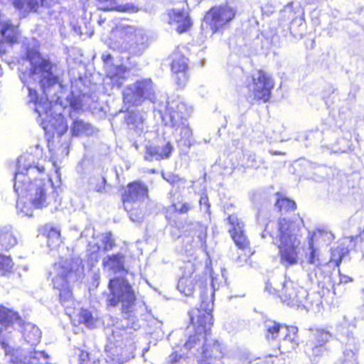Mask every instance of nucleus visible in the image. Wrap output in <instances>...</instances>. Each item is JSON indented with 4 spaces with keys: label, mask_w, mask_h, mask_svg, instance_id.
Segmentation results:
<instances>
[{
    "label": "nucleus",
    "mask_w": 364,
    "mask_h": 364,
    "mask_svg": "<svg viewBox=\"0 0 364 364\" xmlns=\"http://www.w3.org/2000/svg\"><path fill=\"white\" fill-rule=\"evenodd\" d=\"M130 93L126 96L132 106H137L153 94V85L150 79L137 80L129 88Z\"/></svg>",
    "instance_id": "nucleus-15"
},
{
    "label": "nucleus",
    "mask_w": 364,
    "mask_h": 364,
    "mask_svg": "<svg viewBox=\"0 0 364 364\" xmlns=\"http://www.w3.org/2000/svg\"><path fill=\"white\" fill-rule=\"evenodd\" d=\"M18 244V233L15 228L6 225L0 228V251H8Z\"/></svg>",
    "instance_id": "nucleus-20"
},
{
    "label": "nucleus",
    "mask_w": 364,
    "mask_h": 364,
    "mask_svg": "<svg viewBox=\"0 0 364 364\" xmlns=\"http://www.w3.org/2000/svg\"><path fill=\"white\" fill-rule=\"evenodd\" d=\"M274 206L281 215L274 223H267L264 231L272 238L278 240L277 248L280 263L285 267L296 264L299 261L301 241L298 238L304 225L299 213L291 216L284 214L294 212L297 205L294 200L288 198L282 192H276Z\"/></svg>",
    "instance_id": "nucleus-1"
},
{
    "label": "nucleus",
    "mask_w": 364,
    "mask_h": 364,
    "mask_svg": "<svg viewBox=\"0 0 364 364\" xmlns=\"http://www.w3.org/2000/svg\"><path fill=\"white\" fill-rule=\"evenodd\" d=\"M200 308H203V309H210V310L212 311V307H211V306H209V304H207V306H205V307H203V304H200V307H199L198 309H200Z\"/></svg>",
    "instance_id": "nucleus-52"
},
{
    "label": "nucleus",
    "mask_w": 364,
    "mask_h": 364,
    "mask_svg": "<svg viewBox=\"0 0 364 364\" xmlns=\"http://www.w3.org/2000/svg\"><path fill=\"white\" fill-rule=\"evenodd\" d=\"M113 70H109L107 73V77L111 80L112 87L117 86L119 87L122 85V80L125 79V73L129 69L122 65H113Z\"/></svg>",
    "instance_id": "nucleus-28"
},
{
    "label": "nucleus",
    "mask_w": 364,
    "mask_h": 364,
    "mask_svg": "<svg viewBox=\"0 0 364 364\" xmlns=\"http://www.w3.org/2000/svg\"><path fill=\"white\" fill-rule=\"evenodd\" d=\"M348 254L347 248L335 249L332 252L331 261L334 262L336 266L339 267L342 262L343 258Z\"/></svg>",
    "instance_id": "nucleus-39"
},
{
    "label": "nucleus",
    "mask_w": 364,
    "mask_h": 364,
    "mask_svg": "<svg viewBox=\"0 0 364 364\" xmlns=\"http://www.w3.org/2000/svg\"><path fill=\"white\" fill-rule=\"evenodd\" d=\"M41 125L46 134L53 136L63 135L68 131L66 119L62 114H57L52 116L49 119H42Z\"/></svg>",
    "instance_id": "nucleus-16"
},
{
    "label": "nucleus",
    "mask_w": 364,
    "mask_h": 364,
    "mask_svg": "<svg viewBox=\"0 0 364 364\" xmlns=\"http://www.w3.org/2000/svg\"><path fill=\"white\" fill-rule=\"evenodd\" d=\"M14 262L9 255L0 253V275L6 276L13 270Z\"/></svg>",
    "instance_id": "nucleus-36"
},
{
    "label": "nucleus",
    "mask_w": 364,
    "mask_h": 364,
    "mask_svg": "<svg viewBox=\"0 0 364 364\" xmlns=\"http://www.w3.org/2000/svg\"><path fill=\"white\" fill-rule=\"evenodd\" d=\"M106 179L104 177H100L96 180L94 189L97 192H103L106 188Z\"/></svg>",
    "instance_id": "nucleus-42"
},
{
    "label": "nucleus",
    "mask_w": 364,
    "mask_h": 364,
    "mask_svg": "<svg viewBox=\"0 0 364 364\" xmlns=\"http://www.w3.org/2000/svg\"><path fill=\"white\" fill-rule=\"evenodd\" d=\"M0 33L8 43L14 44L18 42L20 33L18 26L12 24L9 21L1 24Z\"/></svg>",
    "instance_id": "nucleus-26"
},
{
    "label": "nucleus",
    "mask_w": 364,
    "mask_h": 364,
    "mask_svg": "<svg viewBox=\"0 0 364 364\" xmlns=\"http://www.w3.org/2000/svg\"><path fill=\"white\" fill-rule=\"evenodd\" d=\"M279 296L282 303L287 306H299L306 299V291L298 284L287 279L283 282Z\"/></svg>",
    "instance_id": "nucleus-13"
},
{
    "label": "nucleus",
    "mask_w": 364,
    "mask_h": 364,
    "mask_svg": "<svg viewBox=\"0 0 364 364\" xmlns=\"http://www.w3.org/2000/svg\"><path fill=\"white\" fill-rule=\"evenodd\" d=\"M5 53V49L4 48L2 42L0 41V55H3Z\"/></svg>",
    "instance_id": "nucleus-49"
},
{
    "label": "nucleus",
    "mask_w": 364,
    "mask_h": 364,
    "mask_svg": "<svg viewBox=\"0 0 364 364\" xmlns=\"http://www.w3.org/2000/svg\"><path fill=\"white\" fill-rule=\"evenodd\" d=\"M47 173L43 166H29L18 171L14 178V188L18 198H28L35 208L48 205L44 183Z\"/></svg>",
    "instance_id": "nucleus-2"
},
{
    "label": "nucleus",
    "mask_w": 364,
    "mask_h": 364,
    "mask_svg": "<svg viewBox=\"0 0 364 364\" xmlns=\"http://www.w3.org/2000/svg\"><path fill=\"white\" fill-rule=\"evenodd\" d=\"M176 129H179V133L182 139H189L192 135V130L189 125L183 122L178 127H175Z\"/></svg>",
    "instance_id": "nucleus-40"
},
{
    "label": "nucleus",
    "mask_w": 364,
    "mask_h": 364,
    "mask_svg": "<svg viewBox=\"0 0 364 364\" xmlns=\"http://www.w3.org/2000/svg\"><path fill=\"white\" fill-rule=\"evenodd\" d=\"M46 0H12V5L19 11L37 12Z\"/></svg>",
    "instance_id": "nucleus-27"
},
{
    "label": "nucleus",
    "mask_w": 364,
    "mask_h": 364,
    "mask_svg": "<svg viewBox=\"0 0 364 364\" xmlns=\"http://www.w3.org/2000/svg\"><path fill=\"white\" fill-rule=\"evenodd\" d=\"M222 347L218 341L205 343L203 346L200 364H211V363L222 357Z\"/></svg>",
    "instance_id": "nucleus-23"
},
{
    "label": "nucleus",
    "mask_w": 364,
    "mask_h": 364,
    "mask_svg": "<svg viewBox=\"0 0 364 364\" xmlns=\"http://www.w3.org/2000/svg\"><path fill=\"white\" fill-rule=\"evenodd\" d=\"M237 9L228 3L211 6L205 14L203 21L212 34L220 32L235 18Z\"/></svg>",
    "instance_id": "nucleus-6"
},
{
    "label": "nucleus",
    "mask_w": 364,
    "mask_h": 364,
    "mask_svg": "<svg viewBox=\"0 0 364 364\" xmlns=\"http://www.w3.org/2000/svg\"><path fill=\"white\" fill-rule=\"evenodd\" d=\"M122 205L133 221L141 218V203L149 198V188L140 180L129 182L120 188Z\"/></svg>",
    "instance_id": "nucleus-4"
},
{
    "label": "nucleus",
    "mask_w": 364,
    "mask_h": 364,
    "mask_svg": "<svg viewBox=\"0 0 364 364\" xmlns=\"http://www.w3.org/2000/svg\"><path fill=\"white\" fill-rule=\"evenodd\" d=\"M175 106L168 108V116L171 126L178 127L183 122H186L191 115V108L183 102H177Z\"/></svg>",
    "instance_id": "nucleus-17"
},
{
    "label": "nucleus",
    "mask_w": 364,
    "mask_h": 364,
    "mask_svg": "<svg viewBox=\"0 0 364 364\" xmlns=\"http://www.w3.org/2000/svg\"><path fill=\"white\" fill-rule=\"evenodd\" d=\"M169 207L173 210V213L177 215H184L193 210L194 208V205L191 201L180 200L177 203H171Z\"/></svg>",
    "instance_id": "nucleus-33"
},
{
    "label": "nucleus",
    "mask_w": 364,
    "mask_h": 364,
    "mask_svg": "<svg viewBox=\"0 0 364 364\" xmlns=\"http://www.w3.org/2000/svg\"><path fill=\"white\" fill-rule=\"evenodd\" d=\"M183 273L178 279L177 288L181 294L186 296H191L194 292L196 284L200 283L203 285L205 283L207 274H198L196 272V265L191 262H188L183 266Z\"/></svg>",
    "instance_id": "nucleus-10"
},
{
    "label": "nucleus",
    "mask_w": 364,
    "mask_h": 364,
    "mask_svg": "<svg viewBox=\"0 0 364 364\" xmlns=\"http://www.w3.org/2000/svg\"><path fill=\"white\" fill-rule=\"evenodd\" d=\"M282 332H284L282 337L284 341L292 343L297 342V327L282 323L272 319H267L264 321V334L267 341H278Z\"/></svg>",
    "instance_id": "nucleus-9"
},
{
    "label": "nucleus",
    "mask_w": 364,
    "mask_h": 364,
    "mask_svg": "<svg viewBox=\"0 0 364 364\" xmlns=\"http://www.w3.org/2000/svg\"><path fill=\"white\" fill-rule=\"evenodd\" d=\"M95 247L96 249H95V251L92 252L91 255H93V254L97 255L100 252V250H101V247L98 245H97V244L95 245Z\"/></svg>",
    "instance_id": "nucleus-48"
},
{
    "label": "nucleus",
    "mask_w": 364,
    "mask_h": 364,
    "mask_svg": "<svg viewBox=\"0 0 364 364\" xmlns=\"http://www.w3.org/2000/svg\"><path fill=\"white\" fill-rule=\"evenodd\" d=\"M54 268L56 270V274L52 279L53 287L59 291L60 302L65 304L73 298V290L68 282V279L75 272L73 262L65 259L63 262L55 263Z\"/></svg>",
    "instance_id": "nucleus-7"
},
{
    "label": "nucleus",
    "mask_w": 364,
    "mask_h": 364,
    "mask_svg": "<svg viewBox=\"0 0 364 364\" xmlns=\"http://www.w3.org/2000/svg\"><path fill=\"white\" fill-rule=\"evenodd\" d=\"M1 346L4 349L5 355L9 358L12 364H23L26 357L23 356L19 348L10 346L7 342L1 341Z\"/></svg>",
    "instance_id": "nucleus-29"
},
{
    "label": "nucleus",
    "mask_w": 364,
    "mask_h": 364,
    "mask_svg": "<svg viewBox=\"0 0 364 364\" xmlns=\"http://www.w3.org/2000/svg\"><path fill=\"white\" fill-rule=\"evenodd\" d=\"M104 268H108L114 274L127 272L124 267V256L121 253H115L107 256L102 260Z\"/></svg>",
    "instance_id": "nucleus-25"
},
{
    "label": "nucleus",
    "mask_w": 364,
    "mask_h": 364,
    "mask_svg": "<svg viewBox=\"0 0 364 364\" xmlns=\"http://www.w3.org/2000/svg\"><path fill=\"white\" fill-rule=\"evenodd\" d=\"M352 279L350 278H345V282H347L348 281H351Z\"/></svg>",
    "instance_id": "nucleus-53"
},
{
    "label": "nucleus",
    "mask_w": 364,
    "mask_h": 364,
    "mask_svg": "<svg viewBox=\"0 0 364 364\" xmlns=\"http://www.w3.org/2000/svg\"><path fill=\"white\" fill-rule=\"evenodd\" d=\"M101 242L102 245V250L104 252L112 250L116 246L115 240L111 232H107L103 234Z\"/></svg>",
    "instance_id": "nucleus-37"
},
{
    "label": "nucleus",
    "mask_w": 364,
    "mask_h": 364,
    "mask_svg": "<svg viewBox=\"0 0 364 364\" xmlns=\"http://www.w3.org/2000/svg\"><path fill=\"white\" fill-rule=\"evenodd\" d=\"M309 249L310 251L309 253L306 254L305 256L306 262L311 264H315L319 260V250L314 246L313 240H311V242H309Z\"/></svg>",
    "instance_id": "nucleus-38"
},
{
    "label": "nucleus",
    "mask_w": 364,
    "mask_h": 364,
    "mask_svg": "<svg viewBox=\"0 0 364 364\" xmlns=\"http://www.w3.org/2000/svg\"><path fill=\"white\" fill-rule=\"evenodd\" d=\"M182 358V355H181L176 351H174L170 354L168 363L170 364H176L178 363Z\"/></svg>",
    "instance_id": "nucleus-44"
},
{
    "label": "nucleus",
    "mask_w": 364,
    "mask_h": 364,
    "mask_svg": "<svg viewBox=\"0 0 364 364\" xmlns=\"http://www.w3.org/2000/svg\"><path fill=\"white\" fill-rule=\"evenodd\" d=\"M174 150L172 144L167 141L161 146H148L145 147L144 158L146 161H161L171 157Z\"/></svg>",
    "instance_id": "nucleus-19"
},
{
    "label": "nucleus",
    "mask_w": 364,
    "mask_h": 364,
    "mask_svg": "<svg viewBox=\"0 0 364 364\" xmlns=\"http://www.w3.org/2000/svg\"><path fill=\"white\" fill-rule=\"evenodd\" d=\"M79 364H90V354L89 352L81 350L78 355Z\"/></svg>",
    "instance_id": "nucleus-43"
},
{
    "label": "nucleus",
    "mask_w": 364,
    "mask_h": 364,
    "mask_svg": "<svg viewBox=\"0 0 364 364\" xmlns=\"http://www.w3.org/2000/svg\"><path fill=\"white\" fill-rule=\"evenodd\" d=\"M227 220L230 225V228L228 230L230 235L235 232L245 230V224L237 215L232 214L228 215Z\"/></svg>",
    "instance_id": "nucleus-34"
},
{
    "label": "nucleus",
    "mask_w": 364,
    "mask_h": 364,
    "mask_svg": "<svg viewBox=\"0 0 364 364\" xmlns=\"http://www.w3.org/2000/svg\"><path fill=\"white\" fill-rule=\"evenodd\" d=\"M41 230L42 235L48 239L49 246H51L55 241H60V230L58 228L46 224L42 226Z\"/></svg>",
    "instance_id": "nucleus-31"
},
{
    "label": "nucleus",
    "mask_w": 364,
    "mask_h": 364,
    "mask_svg": "<svg viewBox=\"0 0 364 364\" xmlns=\"http://www.w3.org/2000/svg\"><path fill=\"white\" fill-rule=\"evenodd\" d=\"M185 48L177 47L170 55L171 75L178 87H183L189 80V60Z\"/></svg>",
    "instance_id": "nucleus-8"
},
{
    "label": "nucleus",
    "mask_w": 364,
    "mask_h": 364,
    "mask_svg": "<svg viewBox=\"0 0 364 364\" xmlns=\"http://www.w3.org/2000/svg\"><path fill=\"white\" fill-rule=\"evenodd\" d=\"M331 333L324 329H316L311 333V345L312 353L319 356L326 350V344L331 339Z\"/></svg>",
    "instance_id": "nucleus-18"
},
{
    "label": "nucleus",
    "mask_w": 364,
    "mask_h": 364,
    "mask_svg": "<svg viewBox=\"0 0 364 364\" xmlns=\"http://www.w3.org/2000/svg\"><path fill=\"white\" fill-rule=\"evenodd\" d=\"M112 55L110 53H106L102 55V59L104 63H107L112 60Z\"/></svg>",
    "instance_id": "nucleus-47"
},
{
    "label": "nucleus",
    "mask_w": 364,
    "mask_h": 364,
    "mask_svg": "<svg viewBox=\"0 0 364 364\" xmlns=\"http://www.w3.org/2000/svg\"><path fill=\"white\" fill-rule=\"evenodd\" d=\"M190 323L195 333L191 335L184 343L186 349L193 348L200 341L199 336L208 335L213 324V315L209 309H191L188 311Z\"/></svg>",
    "instance_id": "nucleus-5"
},
{
    "label": "nucleus",
    "mask_w": 364,
    "mask_h": 364,
    "mask_svg": "<svg viewBox=\"0 0 364 364\" xmlns=\"http://www.w3.org/2000/svg\"><path fill=\"white\" fill-rule=\"evenodd\" d=\"M136 115L133 112H130L126 118V122L128 124H134L136 122Z\"/></svg>",
    "instance_id": "nucleus-46"
},
{
    "label": "nucleus",
    "mask_w": 364,
    "mask_h": 364,
    "mask_svg": "<svg viewBox=\"0 0 364 364\" xmlns=\"http://www.w3.org/2000/svg\"><path fill=\"white\" fill-rule=\"evenodd\" d=\"M186 7L181 9H171L167 11L168 23L170 25L176 24V31L182 34L188 31L192 27L193 22L189 14L188 5L186 1H184Z\"/></svg>",
    "instance_id": "nucleus-14"
},
{
    "label": "nucleus",
    "mask_w": 364,
    "mask_h": 364,
    "mask_svg": "<svg viewBox=\"0 0 364 364\" xmlns=\"http://www.w3.org/2000/svg\"><path fill=\"white\" fill-rule=\"evenodd\" d=\"M122 37H130L136 34V28L129 25L123 26L116 28Z\"/></svg>",
    "instance_id": "nucleus-41"
},
{
    "label": "nucleus",
    "mask_w": 364,
    "mask_h": 364,
    "mask_svg": "<svg viewBox=\"0 0 364 364\" xmlns=\"http://www.w3.org/2000/svg\"><path fill=\"white\" fill-rule=\"evenodd\" d=\"M78 322L90 328L95 326V318L88 309H81L78 314Z\"/></svg>",
    "instance_id": "nucleus-35"
},
{
    "label": "nucleus",
    "mask_w": 364,
    "mask_h": 364,
    "mask_svg": "<svg viewBox=\"0 0 364 364\" xmlns=\"http://www.w3.org/2000/svg\"><path fill=\"white\" fill-rule=\"evenodd\" d=\"M102 6L100 10L102 11H116L119 13L134 14L140 10V8L133 4H117V0H96Z\"/></svg>",
    "instance_id": "nucleus-22"
},
{
    "label": "nucleus",
    "mask_w": 364,
    "mask_h": 364,
    "mask_svg": "<svg viewBox=\"0 0 364 364\" xmlns=\"http://www.w3.org/2000/svg\"><path fill=\"white\" fill-rule=\"evenodd\" d=\"M271 154H273V155H280L282 153L281 151H271Z\"/></svg>",
    "instance_id": "nucleus-51"
},
{
    "label": "nucleus",
    "mask_w": 364,
    "mask_h": 364,
    "mask_svg": "<svg viewBox=\"0 0 364 364\" xmlns=\"http://www.w3.org/2000/svg\"><path fill=\"white\" fill-rule=\"evenodd\" d=\"M53 63L48 59L41 58L40 60L34 63H31L29 73L31 75L37 74H46L39 80L41 89L43 94L46 95V92L55 85L58 84L60 78L52 72Z\"/></svg>",
    "instance_id": "nucleus-11"
},
{
    "label": "nucleus",
    "mask_w": 364,
    "mask_h": 364,
    "mask_svg": "<svg viewBox=\"0 0 364 364\" xmlns=\"http://www.w3.org/2000/svg\"><path fill=\"white\" fill-rule=\"evenodd\" d=\"M293 6H294V2H293V1H290V2H289V3L285 6V8H290V9H292V8H293Z\"/></svg>",
    "instance_id": "nucleus-50"
},
{
    "label": "nucleus",
    "mask_w": 364,
    "mask_h": 364,
    "mask_svg": "<svg viewBox=\"0 0 364 364\" xmlns=\"http://www.w3.org/2000/svg\"><path fill=\"white\" fill-rule=\"evenodd\" d=\"M230 237L235 246L243 252L245 255L244 260L247 261L254 254V251L252 250L251 242L246 234L245 230L230 235Z\"/></svg>",
    "instance_id": "nucleus-24"
},
{
    "label": "nucleus",
    "mask_w": 364,
    "mask_h": 364,
    "mask_svg": "<svg viewBox=\"0 0 364 364\" xmlns=\"http://www.w3.org/2000/svg\"><path fill=\"white\" fill-rule=\"evenodd\" d=\"M207 233L205 231L201 230L198 235V238L200 242V245L205 247L206 243Z\"/></svg>",
    "instance_id": "nucleus-45"
},
{
    "label": "nucleus",
    "mask_w": 364,
    "mask_h": 364,
    "mask_svg": "<svg viewBox=\"0 0 364 364\" xmlns=\"http://www.w3.org/2000/svg\"><path fill=\"white\" fill-rule=\"evenodd\" d=\"M70 131L73 136H79L91 134L92 129L89 123L82 119H75L72 123Z\"/></svg>",
    "instance_id": "nucleus-30"
},
{
    "label": "nucleus",
    "mask_w": 364,
    "mask_h": 364,
    "mask_svg": "<svg viewBox=\"0 0 364 364\" xmlns=\"http://www.w3.org/2000/svg\"><path fill=\"white\" fill-rule=\"evenodd\" d=\"M252 82L254 99L258 102H269L274 86L272 77L265 70L259 69L257 70V76H252Z\"/></svg>",
    "instance_id": "nucleus-12"
},
{
    "label": "nucleus",
    "mask_w": 364,
    "mask_h": 364,
    "mask_svg": "<svg viewBox=\"0 0 364 364\" xmlns=\"http://www.w3.org/2000/svg\"><path fill=\"white\" fill-rule=\"evenodd\" d=\"M107 288L109 290L106 298V304L115 307L121 304V312L132 316L136 302L135 291L129 281L123 277H114L109 279Z\"/></svg>",
    "instance_id": "nucleus-3"
},
{
    "label": "nucleus",
    "mask_w": 364,
    "mask_h": 364,
    "mask_svg": "<svg viewBox=\"0 0 364 364\" xmlns=\"http://www.w3.org/2000/svg\"><path fill=\"white\" fill-rule=\"evenodd\" d=\"M28 97L30 102L35 105V112L38 114L39 117L43 114H48L51 111L52 101L47 96L40 97L38 92L28 86Z\"/></svg>",
    "instance_id": "nucleus-21"
},
{
    "label": "nucleus",
    "mask_w": 364,
    "mask_h": 364,
    "mask_svg": "<svg viewBox=\"0 0 364 364\" xmlns=\"http://www.w3.org/2000/svg\"><path fill=\"white\" fill-rule=\"evenodd\" d=\"M49 355L45 351H33L24 361L23 364H48Z\"/></svg>",
    "instance_id": "nucleus-32"
}]
</instances>
